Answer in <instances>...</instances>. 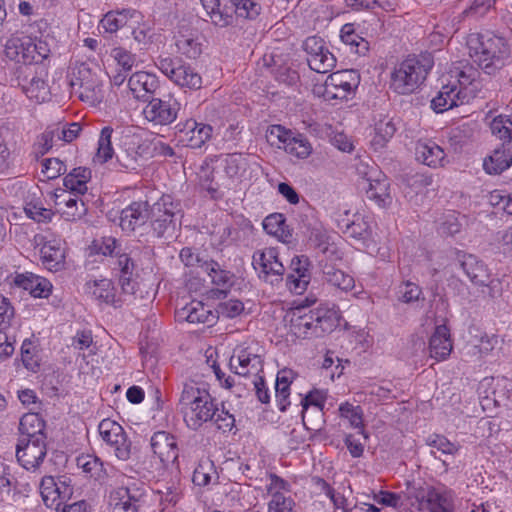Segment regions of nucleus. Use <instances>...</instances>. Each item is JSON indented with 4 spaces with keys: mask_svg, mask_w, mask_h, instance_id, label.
Masks as SVG:
<instances>
[{
    "mask_svg": "<svg viewBox=\"0 0 512 512\" xmlns=\"http://www.w3.org/2000/svg\"><path fill=\"white\" fill-rule=\"evenodd\" d=\"M406 67L407 65L401 62L395 67L391 75V87L396 93L401 95L411 94L420 87Z\"/></svg>",
    "mask_w": 512,
    "mask_h": 512,
    "instance_id": "30",
    "label": "nucleus"
},
{
    "mask_svg": "<svg viewBox=\"0 0 512 512\" xmlns=\"http://www.w3.org/2000/svg\"><path fill=\"white\" fill-rule=\"evenodd\" d=\"M375 500L381 505L394 507L399 512H407L406 498L402 494L381 492L380 495L375 496Z\"/></svg>",
    "mask_w": 512,
    "mask_h": 512,
    "instance_id": "54",
    "label": "nucleus"
},
{
    "mask_svg": "<svg viewBox=\"0 0 512 512\" xmlns=\"http://www.w3.org/2000/svg\"><path fill=\"white\" fill-rule=\"evenodd\" d=\"M24 211L29 218L37 222H46L50 220L52 216L51 210L33 203L27 204Z\"/></svg>",
    "mask_w": 512,
    "mask_h": 512,
    "instance_id": "64",
    "label": "nucleus"
},
{
    "mask_svg": "<svg viewBox=\"0 0 512 512\" xmlns=\"http://www.w3.org/2000/svg\"><path fill=\"white\" fill-rule=\"evenodd\" d=\"M92 247L96 253L110 257H116L124 249L121 242L112 236L94 240Z\"/></svg>",
    "mask_w": 512,
    "mask_h": 512,
    "instance_id": "43",
    "label": "nucleus"
},
{
    "mask_svg": "<svg viewBox=\"0 0 512 512\" xmlns=\"http://www.w3.org/2000/svg\"><path fill=\"white\" fill-rule=\"evenodd\" d=\"M307 305H300L292 311V316L311 322V325L332 331L337 323L336 312L327 307H317L306 311Z\"/></svg>",
    "mask_w": 512,
    "mask_h": 512,
    "instance_id": "14",
    "label": "nucleus"
},
{
    "mask_svg": "<svg viewBox=\"0 0 512 512\" xmlns=\"http://www.w3.org/2000/svg\"><path fill=\"white\" fill-rule=\"evenodd\" d=\"M309 67L318 73H327L331 71L336 64L335 56L326 48L317 56L307 58Z\"/></svg>",
    "mask_w": 512,
    "mask_h": 512,
    "instance_id": "44",
    "label": "nucleus"
},
{
    "mask_svg": "<svg viewBox=\"0 0 512 512\" xmlns=\"http://www.w3.org/2000/svg\"><path fill=\"white\" fill-rule=\"evenodd\" d=\"M98 431L102 440L107 445L113 443L114 440L117 441L119 436L125 432L120 424L109 418L103 419L99 423Z\"/></svg>",
    "mask_w": 512,
    "mask_h": 512,
    "instance_id": "45",
    "label": "nucleus"
},
{
    "mask_svg": "<svg viewBox=\"0 0 512 512\" xmlns=\"http://www.w3.org/2000/svg\"><path fill=\"white\" fill-rule=\"evenodd\" d=\"M291 331L297 337H300L303 339L312 338V337H320L324 333L328 332V331L324 330L323 328H319V327L311 325V322L301 320L300 318H296L294 316H292V318H291Z\"/></svg>",
    "mask_w": 512,
    "mask_h": 512,
    "instance_id": "41",
    "label": "nucleus"
},
{
    "mask_svg": "<svg viewBox=\"0 0 512 512\" xmlns=\"http://www.w3.org/2000/svg\"><path fill=\"white\" fill-rule=\"evenodd\" d=\"M467 45L470 57L488 75L502 69L511 57L507 40L490 31L470 35Z\"/></svg>",
    "mask_w": 512,
    "mask_h": 512,
    "instance_id": "1",
    "label": "nucleus"
},
{
    "mask_svg": "<svg viewBox=\"0 0 512 512\" xmlns=\"http://www.w3.org/2000/svg\"><path fill=\"white\" fill-rule=\"evenodd\" d=\"M112 56L124 72H130L136 62L135 55L121 47L114 48Z\"/></svg>",
    "mask_w": 512,
    "mask_h": 512,
    "instance_id": "59",
    "label": "nucleus"
},
{
    "mask_svg": "<svg viewBox=\"0 0 512 512\" xmlns=\"http://www.w3.org/2000/svg\"><path fill=\"white\" fill-rule=\"evenodd\" d=\"M290 266L293 273L287 276V286L291 292L302 294L310 283L309 259L304 255L295 256Z\"/></svg>",
    "mask_w": 512,
    "mask_h": 512,
    "instance_id": "18",
    "label": "nucleus"
},
{
    "mask_svg": "<svg viewBox=\"0 0 512 512\" xmlns=\"http://www.w3.org/2000/svg\"><path fill=\"white\" fill-rule=\"evenodd\" d=\"M415 156L421 163L434 168L444 166L446 158L444 150L433 141H419L415 148Z\"/></svg>",
    "mask_w": 512,
    "mask_h": 512,
    "instance_id": "27",
    "label": "nucleus"
},
{
    "mask_svg": "<svg viewBox=\"0 0 512 512\" xmlns=\"http://www.w3.org/2000/svg\"><path fill=\"white\" fill-rule=\"evenodd\" d=\"M284 149L298 158H305L311 152L310 144L307 141L296 137H292L291 140L287 142V145L284 146Z\"/></svg>",
    "mask_w": 512,
    "mask_h": 512,
    "instance_id": "58",
    "label": "nucleus"
},
{
    "mask_svg": "<svg viewBox=\"0 0 512 512\" xmlns=\"http://www.w3.org/2000/svg\"><path fill=\"white\" fill-rule=\"evenodd\" d=\"M109 446L114 449L116 458L121 461L130 460L136 452V448L132 446V442L128 439L126 432L121 434L118 440H114Z\"/></svg>",
    "mask_w": 512,
    "mask_h": 512,
    "instance_id": "47",
    "label": "nucleus"
},
{
    "mask_svg": "<svg viewBox=\"0 0 512 512\" xmlns=\"http://www.w3.org/2000/svg\"><path fill=\"white\" fill-rule=\"evenodd\" d=\"M128 86L136 99L148 102L154 98V94L159 88V80L154 74L139 71L130 76Z\"/></svg>",
    "mask_w": 512,
    "mask_h": 512,
    "instance_id": "16",
    "label": "nucleus"
},
{
    "mask_svg": "<svg viewBox=\"0 0 512 512\" xmlns=\"http://www.w3.org/2000/svg\"><path fill=\"white\" fill-rule=\"evenodd\" d=\"M147 499L144 483L131 481L110 495L111 512H140Z\"/></svg>",
    "mask_w": 512,
    "mask_h": 512,
    "instance_id": "6",
    "label": "nucleus"
},
{
    "mask_svg": "<svg viewBox=\"0 0 512 512\" xmlns=\"http://www.w3.org/2000/svg\"><path fill=\"white\" fill-rule=\"evenodd\" d=\"M323 274L327 283L342 291H350L355 286V281L352 276L334 268L331 265H326L324 267Z\"/></svg>",
    "mask_w": 512,
    "mask_h": 512,
    "instance_id": "37",
    "label": "nucleus"
},
{
    "mask_svg": "<svg viewBox=\"0 0 512 512\" xmlns=\"http://www.w3.org/2000/svg\"><path fill=\"white\" fill-rule=\"evenodd\" d=\"M466 96V93L459 89L456 84L443 85L431 100V108L436 113H443L464 104Z\"/></svg>",
    "mask_w": 512,
    "mask_h": 512,
    "instance_id": "19",
    "label": "nucleus"
},
{
    "mask_svg": "<svg viewBox=\"0 0 512 512\" xmlns=\"http://www.w3.org/2000/svg\"><path fill=\"white\" fill-rule=\"evenodd\" d=\"M512 164V141H504L484 159L483 167L488 174H500Z\"/></svg>",
    "mask_w": 512,
    "mask_h": 512,
    "instance_id": "22",
    "label": "nucleus"
},
{
    "mask_svg": "<svg viewBox=\"0 0 512 512\" xmlns=\"http://www.w3.org/2000/svg\"><path fill=\"white\" fill-rule=\"evenodd\" d=\"M178 406L185 423L192 430H197L203 423L212 420L215 414V404L212 397L205 389H201L194 382L183 385Z\"/></svg>",
    "mask_w": 512,
    "mask_h": 512,
    "instance_id": "3",
    "label": "nucleus"
},
{
    "mask_svg": "<svg viewBox=\"0 0 512 512\" xmlns=\"http://www.w3.org/2000/svg\"><path fill=\"white\" fill-rule=\"evenodd\" d=\"M37 49L29 37H13L5 44V55L16 62H31L35 59L34 53Z\"/></svg>",
    "mask_w": 512,
    "mask_h": 512,
    "instance_id": "21",
    "label": "nucleus"
},
{
    "mask_svg": "<svg viewBox=\"0 0 512 512\" xmlns=\"http://www.w3.org/2000/svg\"><path fill=\"white\" fill-rule=\"evenodd\" d=\"M339 411L341 417L348 419L353 428L363 427V410L360 406L345 402L339 406Z\"/></svg>",
    "mask_w": 512,
    "mask_h": 512,
    "instance_id": "49",
    "label": "nucleus"
},
{
    "mask_svg": "<svg viewBox=\"0 0 512 512\" xmlns=\"http://www.w3.org/2000/svg\"><path fill=\"white\" fill-rule=\"evenodd\" d=\"M177 318L189 323H202L212 325L217 320V315L201 301L193 300L177 310Z\"/></svg>",
    "mask_w": 512,
    "mask_h": 512,
    "instance_id": "20",
    "label": "nucleus"
},
{
    "mask_svg": "<svg viewBox=\"0 0 512 512\" xmlns=\"http://www.w3.org/2000/svg\"><path fill=\"white\" fill-rule=\"evenodd\" d=\"M273 260L274 248L256 251L252 257V265L254 269L259 272V277L271 284H274V279H271V265Z\"/></svg>",
    "mask_w": 512,
    "mask_h": 512,
    "instance_id": "35",
    "label": "nucleus"
},
{
    "mask_svg": "<svg viewBox=\"0 0 512 512\" xmlns=\"http://www.w3.org/2000/svg\"><path fill=\"white\" fill-rule=\"evenodd\" d=\"M79 75L76 81L71 80L70 82L72 91L78 93L82 101L95 102L100 100L102 89L97 77L85 67L79 69Z\"/></svg>",
    "mask_w": 512,
    "mask_h": 512,
    "instance_id": "15",
    "label": "nucleus"
},
{
    "mask_svg": "<svg viewBox=\"0 0 512 512\" xmlns=\"http://www.w3.org/2000/svg\"><path fill=\"white\" fill-rule=\"evenodd\" d=\"M43 429L44 423L37 414H26L20 420L21 437L16 446V457L27 470L38 468L46 456V436Z\"/></svg>",
    "mask_w": 512,
    "mask_h": 512,
    "instance_id": "2",
    "label": "nucleus"
},
{
    "mask_svg": "<svg viewBox=\"0 0 512 512\" xmlns=\"http://www.w3.org/2000/svg\"><path fill=\"white\" fill-rule=\"evenodd\" d=\"M14 318V308L8 298L0 295V331L10 327Z\"/></svg>",
    "mask_w": 512,
    "mask_h": 512,
    "instance_id": "60",
    "label": "nucleus"
},
{
    "mask_svg": "<svg viewBox=\"0 0 512 512\" xmlns=\"http://www.w3.org/2000/svg\"><path fill=\"white\" fill-rule=\"evenodd\" d=\"M150 445L153 453L161 461L176 459L178 456L175 438L166 431L155 432L151 437Z\"/></svg>",
    "mask_w": 512,
    "mask_h": 512,
    "instance_id": "28",
    "label": "nucleus"
},
{
    "mask_svg": "<svg viewBox=\"0 0 512 512\" xmlns=\"http://www.w3.org/2000/svg\"><path fill=\"white\" fill-rule=\"evenodd\" d=\"M179 206L170 196H163L151 206L150 218L157 237H162L170 227L174 229L177 216H182Z\"/></svg>",
    "mask_w": 512,
    "mask_h": 512,
    "instance_id": "7",
    "label": "nucleus"
},
{
    "mask_svg": "<svg viewBox=\"0 0 512 512\" xmlns=\"http://www.w3.org/2000/svg\"><path fill=\"white\" fill-rule=\"evenodd\" d=\"M426 508L431 512H453L454 503L451 491L429 487Z\"/></svg>",
    "mask_w": 512,
    "mask_h": 512,
    "instance_id": "32",
    "label": "nucleus"
},
{
    "mask_svg": "<svg viewBox=\"0 0 512 512\" xmlns=\"http://www.w3.org/2000/svg\"><path fill=\"white\" fill-rule=\"evenodd\" d=\"M42 167V172L48 179H55L66 172V166L58 158L43 160Z\"/></svg>",
    "mask_w": 512,
    "mask_h": 512,
    "instance_id": "56",
    "label": "nucleus"
},
{
    "mask_svg": "<svg viewBox=\"0 0 512 512\" xmlns=\"http://www.w3.org/2000/svg\"><path fill=\"white\" fill-rule=\"evenodd\" d=\"M201 269L210 276L213 284L220 287H229L231 285L232 274L221 269L218 262L214 260L203 262Z\"/></svg>",
    "mask_w": 512,
    "mask_h": 512,
    "instance_id": "39",
    "label": "nucleus"
},
{
    "mask_svg": "<svg viewBox=\"0 0 512 512\" xmlns=\"http://www.w3.org/2000/svg\"><path fill=\"white\" fill-rule=\"evenodd\" d=\"M396 132V127L391 119L381 120L376 124L375 136L372 140V145L375 149L383 148L385 144L393 137Z\"/></svg>",
    "mask_w": 512,
    "mask_h": 512,
    "instance_id": "42",
    "label": "nucleus"
},
{
    "mask_svg": "<svg viewBox=\"0 0 512 512\" xmlns=\"http://www.w3.org/2000/svg\"><path fill=\"white\" fill-rule=\"evenodd\" d=\"M117 162L126 170H136L139 165V154L135 150H125L117 155Z\"/></svg>",
    "mask_w": 512,
    "mask_h": 512,
    "instance_id": "62",
    "label": "nucleus"
},
{
    "mask_svg": "<svg viewBox=\"0 0 512 512\" xmlns=\"http://www.w3.org/2000/svg\"><path fill=\"white\" fill-rule=\"evenodd\" d=\"M224 171L229 178L239 175L241 170H245L246 160L240 153L227 154L223 159Z\"/></svg>",
    "mask_w": 512,
    "mask_h": 512,
    "instance_id": "52",
    "label": "nucleus"
},
{
    "mask_svg": "<svg viewBox=\"0 0 512 512\" xmlns=\"http://www.w3.org/2000/svg\"><path fill=\"white\" fill-rule=\"evenodd\" d=\"M238 16L255 19L261 12V5L256 0H231Z\"/></svg>",
    "mask_w": 512,
    "mask_h": 512,
    "instance_id": "48",
    "label": "nucleus"
},
{
    "mask_svg": "<svg viewBox=\"0 0 512 512\" xmlns=\"http://www.w3.org/2000/svg\"><path fill=\"white\" fill-rule=\"evenodd\" d=\"M402 64L407 65L406 69L411 72L414 81L421 86L434 66V58L431 53L425 52L408 56Z\"/></svg>",
    "mask_w": 512,
    "mask_h": 512,
    "instance_id": "26",
    "label": "nucleus"
},
{
    "mask_svg": "<svg viewBox=\"0 0 512 512\" xmlns=\"http://www.w3.org/2000/svg\"><path fill=\"white\" fill-rule=\"evenodd\" d=\"M428 445L432 448L431 454L434 455L435 458L442 460L444 465H449V461L446 458H442L441 456L451 457L455 455L459 450V445L453 442H450L446 437L441 435H434L429 437Z\"/></svg>",
    "mask_w": 512,
    "mask_h": 512,
    "instance_id": "33",
    "label": "nucleus"
},
{
    "mask_svg": "<svg viewBox=\"0 0 512 512\" xmlns=\"http://www.w3.org/2000/svg\"><path fill=\"white\" fill-rule=\"evenodd\" d=\"M459 262L462 270L473 284L487 287L489 295L491 297L495 296L499 282L498 280L491 279L486 265L481 260L472 254H468L463 255Z\"/></svg>",
    "mask_w": 512,
    "mask_h": 512,
    "instance_id": "9",
    "label": "nucleus"
},
{
    "mask_svg": "<svg viewBox=\"0 0 512 512\" xmlns=\"http://www.w3.org/2000/svg\"><path fill=\"white\" fill-rule=\"evenodd\" d=\"M176 46L178 51H180L182 54H185L189 58H196V56L200 53L198 43L192 38L181 36L177 39Z\"/></svg>",
    "mask_w": 512,
    "mask_h": 512,
    "instance_id": "63",
    "label": "nucleus"
},
{
    "mask_svg": "<svg viewBox=\"0 0 512 512\" xmlns=\"http://www.w3.org/2000/svg\"><path fill=\"white\" fill-rule=\"evenodd\" d=\"M151 207L148 202H133L123 209L119 216V225L123 231H134L150 218Z\"/></svg>",
    "mask_w": 512,
    "mask_h": 512,
    "instance_id": "17",
    "label": "nucleus"
},
{
    "mask_svg": "<svg viewBox=\"0 0 512 512\" xmlns=\"http://www.w3.org/2000/svg\"><path fill=\"white\" fill-rule=\"evenodd\" d=\"M67 194L68 197L63 199L65 202L63 215L69 221H75L82 218L87 212L83 200L79 198V195L71 193Z\"/></svg>",
    "mask_w": 512,
    "mask_h": 512,
    "instance_id": "40",
    "label": "nucleus"
},
{
    "mask_svg": "<svg viewBox=\"0 0 512 512\" xmlns=\"http://www.w3.org/2000/svg\"><path fill=\"white\" fill-rule=\"evenodd\" d=\"M229 366L238 376L252 373L257 375L263 368V360L251 347H237L230 358Z\"/></svg>",
    "mask_w": 512,
    "mask_h": 512,
    "instance_id": "11",
    "label": "nucleus"
},
{
    "mask_svg": "<svg viewBox=\"0 0 512 512\" xmlns=\"http://www.w3.org/2000/svg\"><path fill=\"white\" fill-rule=\"evenodd\" d=\"M181 105L175 98L167 100L151 98L143 108L144 118L155 126H166L173 123L178 116Z\"/></svg>",
    "mask_w": 512,
    "mask_h": 512,
    "instance_id": "8",
    "label": "nucleus"
},
{
    "mask_svg": "<svg viewBox=\"0 0 512 512\" xmlns=\"http://www.w3.org/2000/svg\"><path fill=\"white\" fill-rule=\"evenodd\" d=\"M366 194L370 200L381 207H388L392 202V197L389 192L390 183L388 178L379 172L377 176H370L367 180Z\"/></svg>",
    "mask_w": 512,
    "mask_h": 512,
    "instance_id": "23",
    "label": "nucleus"
},
{
    "mask_svg": "<svg viewBox=\"0 0 512 512\" xmlns=\"http://www.w3.org/2000/svg\"><path fill=\"white\" fill-rule=\"evenodd\" d=\"M429 487L428 488H412L407 493L402 494L406 498L407 512L410 511L409 507H417L418 510L426 508L428 500Z\"/></svg>",
    "mask_w": 512,
    "mask_h": 512,
    "instance_id": "50",
    "label": "nucleus"
},
{
    "mask_svg": "<svg viewBox=\"0 0 512 512\" xmlns=\"http://www.w3.org/2000/svg\"><path fill=\"white\" fill-rule=\"evenodd\" d=\"M112 133L113 129L109 126H106L101 130L97 153L94 157L95 162L103 164L113 157L114 150L111 142Z\"/></svg>",
    "mask_w": 512,
    "mask_h": 512,
    "instance_id": "38",
    "label": "nucleus"
},
{
    "mask_svg": "<svg viewBox=\"0 0 512 512\" xmlns=\"http://www.w3.org/2000/svg\"><path fill=\"white\" fill-rule=\"evenodd\" d=\"M340 38L358 55H365L369 50L368 41L355 32L353 24L347 23L341 28Z\"/></svg>",
    "mask_w": 512,
    "mask_h": 512,
    "instance_id": "36",
    "label": "nucleus"
},
{
    "mask_svg": "<svg viewBox=\"0 0 512 512\" xmlns=\"http://www.w3.org/2000/svg\"><path fill=\"white\" fill-rule=\"evenodd\" d=\"M357 86V75L353 70H342L330 74L325 80V94L331 99H344Z\"/></svg>",
    "mask_w": 512,
    "mask_h": 512,
    "instance_id": "12",
    "label": "nucleus"
},
{
    "mask_svg": "<svg viewBox=\"0 0 512 512\" xmlns=\"http://www.w3.org/2000/svg\"><path fill=\"white\" fill-rule=\"evenodd\" d=\"M305 218L306 219H301L300 229H302V232L310 241L314 242L317 246H321L326 239V234L324 233L321 225L316 221L309 220L307 215H305Z\"/></svg>",
    "mask_w": 512,
    "mask_h": 512,
    "instance_id": "46",
    "label": "nucleus"
},
{
    "mask_svg": "<svg viewBox=\"0 0 512 512\" xmlns=\"http://www.w3.org/2000/svg\"><path fill=\"white\" fill-rule=\"evenodd\" d=\"M294 373L290 369H283L278 372L275 382L276 401L280 411H286L290 405L288 400L290 395V385L293 381Z\"/></svg>",
    "mask_w": 512,
    "mask_h": 512,
    "instance_id": "31",
    "label": "nucleus"
},
{
    "mask_svg": "<svg viewBox=\"0 0 512 512\" xmlns=\"http://www.w3.org/2000/svg\"><path fill=\"white\" fill-rule=\"evenodd\" d=\"M450 332L445 324L435 328L429 341L430 356L436 360L446 359L452 351Z\"/></svg>",
    "mask_w": 512,
    "mask_h": 512,
    "instance_id": "25",
    "label": "nucleus"
},
{
    "mask_svg": "<svg viewBox=\"0 0 512 512\" xmlns=\"http://www.w3.org/2000/svg\"><path fill=\"white\" fill-rule=\"evenodd\" d=\"M40 254L44 266L50 271H58L64 266L65 249L60 240H50L45 242Z\"/></svg>",
    "mask_w": 512,
    "mask_h": 512,
    "instance_id": "29",
    "label": "nucleus"
},
{
    "mask_svg": "<svg viewBox=\"0 0 512 512\" xmlns=\"http://www.w3.org/2000/svg\"><path fill=\"white\" fill-rule=\"evenodd\" d=\"M399 299L404 303H413L424 300L422 289L410 281L403 282L399 286Z\"/></svg>",
    "mask_w": 512,
    "mask_h": 512,
    "instance_id": "53",
    "label": "nucleus"
},
{
    "mask_svg": "<svg viewBox=\"0 0 512 512\" xmlns=\"http://www.w3.org/2000/svg\"><path fill=\"white\" fill-rule=\"evenodd\" d=\"M293 506L294 501L290 497H285L282 493H274L268 504V512H295Z\"/></svg>",
    "mask_w": 512,
    "mask_h": 512,
    "instance_id": "55",
    "label": "nucleus"
},
{
    "mask_svg": "<svg viewBox=\"0 0 512 512\" xmlns=\"http://www.w3.org/2000/svg\"><path fill=\"white\" fill-rule=\"evenodd\" d=\"M244 310V305L240 300L231 299L229 301L220 303L217 313L227 318H234L241 314Z\"/></svg>",
    "mask_w": 512,
    "mask_h": 512,
    "instance_id": "61",
    "label": "nucleus"
},
{
    "mask_svg": "<svg viewBox=\"0 0 512 512\" xmlns=\"http://www.w3.org/2000/svg\"><path fill=\"white\" fill-rule=\"evenodd\" d=\"M325 396L319 390L309 392L301 399L302 413L308 409L309 406H314L318 414H322L324 408Z\"/></svg>",
    "mask_w": 512,
    "mask_h": 512,
    "instance_id": "57",
    "label": "nucleus"
},
{
    "mask_svg": "<svg viewBox=\"0 0 512 512\" xmlns=\"http://www.w3.org/2000/svg\"><path fill=\"white\" fill-rule=\"evenodd\" d=\"M90 290V293L97 300H100L106 304L113 305L114 307L120 306V300L115 298L114 286L111 280L101 279L95 280L93 283L87 284Z\"/></svg>",
    "mask_w": 512,
    "mask_h": 512,
    "instance_id": "34",
    "label": "nucleus"
},
{
    "mask_svg": "<svg viewBox=\"0 0 512 512\" xmlns=\"http://www.w3.org/2000/svg\"><path fill=\"white\" fill-rule=\"evenodd\" d=\"M155 65L176 85L191 90L201 88V76L190 64L185 63L182 58L160 55L156 59Z\"/></svg>",
    "mask_w": 512,
    "mask_h": 512,
    "instance_id": "4",
    "label": "nucleus"
},
{
    "mask_svg": "<svg viewBox=\"0 0 512 512\" xmlns=\"http://www.w3.org/2000/svg\"><path fill=\"white\" fill-rule=\"evenodd\" d=\"M179 141L192 149L202 148L212 137L213 128L209 124L198 123L193 119L177 124Z\"/></svg>",
    "mask_w": 512,
    "mask_h": 512,
    "instance_id": "10",
    "label": "nucleus"
},
{
    "mask_svg": "<svg viewBox=\"0 0 512 512\" xmlns=\"http://www.w3.org/2000/svg\"><path fill=\"white\" fill-rule=\"evenodd\" d=\"M125 247L117 256L113 270L118 272L119 284L124 295L132 296L136 292L135 280L136 265Z\"/></svg>",
    "mask_w": 512,
    "mask_h": 512,
    "instance_id": "13",
    "label": "nucleus"
},
{
    "mask_svg": "<svg viewBox=\"0 0 512 512\" xmlns=\"http://www.w3.org/2000/svg\"><path fill=\"white\" fill-rule=\"evenodd\" d=\"M78 467L89 474L91 477L99 478L103 472V463L93 455H83L77 458Z\"/></svg>",
    "mask_w": 512,
    "mask_h": 512,
    "instance_id": "51",
    "label": "nucleus"
},
{
    "mask_svg": "<svg viewBox=\"0 0 512 512\" xmlns=\"http://www.w3.org/2000/svg\"><path fill=\"white\" fill-rule=\"evenodd\" d=\"M483 410L492 407H508L512 396V381L506 377H486L478 386Z\"/></svg>",
    "mask_w": 512,
    "mask_h": 512,
    "instance_id": "5",
    "label": "nucleus"
},
{
    "mask_svg": "<svg viewBox=\"0 0 512 512\" xmlns=\"http://www.w3.org/2000/svg\"><path fill=\"white\" fill-rule=\"evenodd\" d=\"M14 283L36 298H47L52 291V284L46 278L33 273L18 274Z\"/></svg>",
    "mask_w": 512,
    "mask_h": 512,
    "instance_id": "24",
    "label": "nucleus"
}]
</instances>
